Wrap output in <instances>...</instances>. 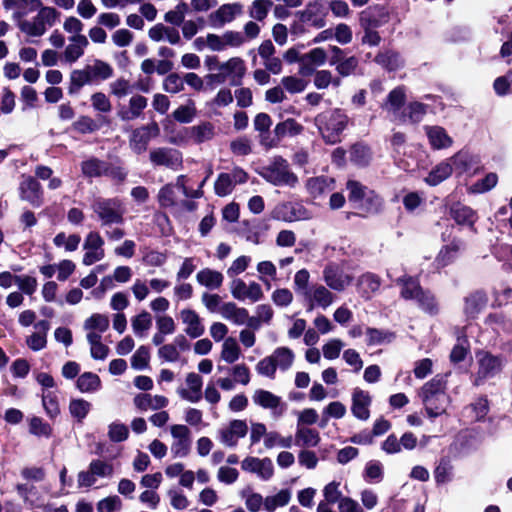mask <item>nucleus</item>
Returning <instances> with one entry per match:
<instances>
[{
    "label": "nucleus",
    "mask_w": 512,
    "mask_h": 512,
    "mask_svg": "<svg viewBox=\"0 0 512 512\" xmlns=\"http://www.w3.org/2000/svg\"><path fill=\"white\" fill-rule=\"evenodd\" d=\"M3 7L12 10L17 28L27 37H41L60 21L61 13L40 0H3Z\"/></svg>",
    "instance_id": "nucleus-1"
},
{
    "label": "nucleus",
    "mask_w": 512,
    "mask_h": 512,
    "mask_svg": "<svg viewBox=\"0 0 512 512\" xmlns=\"http://www.w3.org/2000/svg\"><path fill=\"white\" fill-rule=\"evenodd\" d=\"M206 65L209 70H217V73L206 75L205 79L210 85H221L229 82L232 86H238L246 74V65L242 58L232 57L225 62H219L215 57L208 58Z\"/></svg>",
    "instance_id": "nucleus-2"
},
{
    "label": "nucleus",
    "mask_w": 512,
    "mask_h": 512,
    "mask_svg": "<svg viewBox=\"0 0 512 512\" xmlns=\"http://www.w3.org/2000/svg\"><path fill=\"white\" fill-rule=\"evenodd\" d=\"M420 397L427 415L431 418L444 414L450 403L445 382L439 378L427 382L421 389Z\"/></svg>",
    "instance_id": "nucleus-3"
},
{
    "label": "nucleus",
    "mask_w": 512,
    "mask_h": 512,
    "mask_svg": "<svg viewBox=\"0 0 512 512\" xmlns=\"http://www.w3.org/2000/svg\"><path fill=\"white\" fill-rule=\"evenodd\" d=\"M314 121L323 139L335 144L348 124V117L341 110L333 109L318 114Z\"/></svg>",
    "instance_id": "nucleus-4"
},
{
    "label": "nucleus",
    "mask_w": 512,
    "mask_h": 512,
    "mask_svg": "<svg viewBox=\"0 0 512 512\" xmlns=\"http://www.w3.org/2000/svg\"><path fill=\"white\" fill-rule=\"evenodd\" d=\"M294 359L295 354L291 349L278 347L271 355L260 360L255 369L258 374L274 379L277 369L287 371L293 365Z\"/></svg>",
    "instance_id": "nucleus-5"
},
{
    "label": "nucleus",
    "mask_w": 512,
    "mask_h": 512,
    "mask_svg": "<svg viewBox=\"0 0 512 512\" xmlns=\"http://www.w3.org/2000/svg\"><path fill=\"white\" fill-rule=\"evenodd\" d=\"M92 210L101 221L102 226L122 224L125 208L117 198H98L92 204Z\"/></svg>",
    "instance_id": "nucleus-6"
},
{
    "label": "nucleus",
    "mask_w": 512,
    "mask_h": 512,
    "mask_svg": "<svg viewBox=\"0 0 512 512\" xmlns=\"http://www.w3.org/2000/svg\"><path fill=\"white\" fill-rule=\"evenodd\" d=\"M260 175L274 186L294 187L298 183V177L290 170L288 162L282 157L274 158L270 165L262 169Z\"/></svg>",
    "instance_id": "nucleus-7"
},
{
    "label": "nucleus",
    "mask_w": 512,
    "mask_h": 512,
    "mask_svg": "<svg viewBox=\"0 0 512 512\" xmlns=\"http://www.w3.org/2000/svg\"><path fill=\"white\" fill-rule=\"evenodd\" d=\"M149 160L154 167H166L171 170H179L183 166L182 153L170 147H157L149 152Z\"/></svg>",
    "instance_id": "nucleus-8"
},
{
    "label": "nucleus",
    "mask_w": 512,
    "mask_h": 512,
    "mask_svg": "<svg viewBox=\"0 0 512 512\" xmlns=\"http://www.w3.org/2000/svg\"><path fill=\"white\" fill-rule=\"evenodd\" d=\"M104 240L98 232H89L85 238L83 248L85 254L83 256V264L90 266L105 257V251L103 249Z\"/></svg>",
    "instance_id": "nucleus-9"
},
{
    "label": "nucleus",
    "mask_w": 512,
    "mask_h": 512,
    "mask_svg": "<svg viewBox=\"0 0 512 512\" xmlns=\"http://www.w3.org/2000/svg\"><path fill=\"white\" fill-rule=\"evenodd\" d=\"M202 386V377L195 372H190L185 377L184 385L178 387L176 392L181 399L197 403L202 398Z\"/></svg>",
    "instance_id": "nucleus-10"
},
{
    "label": "nucleus",
    "mask_w": 512,
    "mask_h": 512,
    "mask_svg": "<svg viewBox=\"0 0 512 512\" xmlns=\"http://www.w3.org/2000/svg\"><path fill=\"white\" fill-rule=\"evenodd\" d=\"M248 432L247 423L244 420L235 419L218 431L220 442L226 447H236L238 440L244 438Z\"/></svg>",
    "instance_id": "nucleus-11"
},
{
    "label": "nucleus",
    "mask_w": 512,
    "mask_h": 512,
    "mask_svg": "<svg viewBox=\"0 0 512 512\" xmlns=\"http://www.w3.org/2000/svg\"><path fill=\"white\" fill-rule=\"evenodd\" d=\"M326 5L324 0L309 1L300 13L303 22H307L316 28L326 25Z\"/></svg>",
    "instance_id": "nucleus-12"
},
{
    "label": "nucleus",
    "mask_w": 512,
    "mask_h": 512,
    "mask_svg": "<svg viewBox=\"0 0 512 512\" xmlns=\"http://www.w3.org/2000/svg\"><path fill=\"white\" fill-rule=\"evenodd\" d=\"M242 470L256 474L260 479L267 481L274 474V467L270 458L248 456L241 462Z\"/></svg>",
    "instance_id": "nucleus-13"
},
{
    "label": "nucleus",
    "mask_w": 512,
    "mask_h": 512,
    "mask_svg": "<svg viewBox=\"0 0 512 512\" xmlns=\"http://www.w3.org/2000/svg\"><path fill=\"white\" fill-rule=\"evenodd\" d=\"M159 127L156 123L135 129L129 140V146L136 154L146 151L151 138L158 136Z\"/></svg>",
    "instance_id": "nucleus-14"
},
{
    "label": "nucleus",
    "mask_w": 512,
    "mask_h": 512,
    "mask_svg": "<svg viewBox=\"0 0 512 512\" xmlns=\"http://www.w3.org/2000/svg\"><path fill=\"white\" fill-rule=\"evenodd\" d=\"M180 319L184 325V332L191 338H199L205 332V327L199 314L190 308H185L180 311Z\"/></svg>",
    "instance_id": "nucleus-15"
},
{
    "label": "nucleus",
    "mask_w": 512,
    "mask_h": 512,
    "mask_svg": "<svg viewBox=\"0 0 512 512\" xmlns=\"http://www.w3.org/2000/svg\"><path fill=\"white\" fill-rule=\"evenodd\" d=\"M371 402L372 398L367 391H364L360 388H355L352 393L351 405V412L353 416L359 420H368L370 417L369 407Z\"/></svg>",
    "instance_id": "nucleus-16"
},
{
    "label": "nucleus",
    "mask_w": 512,
    "mask_h": 512,
    "mask_svg": "<svg viewBox=\"0 0 512 512\" xmlns=\"http://www.w3.org/2000/svg\"><path fill=\"white\" fill-rule=\"evenodd\" d=\"M242 13L243 5L240 2L225 3L210 15V19L216 25L223 26L234 21Z\"/></svg>",
    "instance_id": "nucleus-17"
},
{
    "label": "nucleus",
    "mask_w": 512,
    "mask_h": 512,
    "mask_svg": "<svg viewBox=\"0 0 512 512\" xmlns=\"http://www.w3.org/2000/svg\"><path fill=\"white\" fill-rule=\"evenodd\" d=\"M305 188L311 198L320 199L334 189V180L326 176L311 177L307 179Z\"/></svg>",
    "instance_id": "nucleus-18"
},
{
    "label": "nucleus",
    "mask_w": 512,
    "mask_h": 512,
    "mask_svg": "<svg viewBox=\"0 0 512 512\" xmlns=\"http://www.w3.org/2000/svg\"><path fill=\"white\" fill-rule=\"evenodd\" d=\"M323 278L327 286L336 291L344 290L353 279L352 276L331 265L324 269Z\"/></svg>",
    "instance_id": "nucleus-19"
},
{
    "label": "nucleus",
    "mask_w": 512,
    "mask_h": 512,
    "mask_svg": "<svg viewBox=\"0 0 512 512\" xmlns=\"http://www.w3.org/2000/svg\"><path fill=\"white\" fill-rule=\"evenodd\" d=\"M20 195L25 201H28L35 207L42 204V188L39 182L32 177H26L20 183Z\"/></svg>",
    "instance_id": "nucleus-20"
},
{
    "label": "nucleus",
    "mask_w": 512,
    "mask_h": 512,
    "mask_svg": "<svg viewBox=\"0 0 512 512\" xmlns=\"http://www.w3.org/2000/svg\"><path fill=\"white\" fill-rule=\"evenodd\" d=\"M309 310L314 307L328 308L334 301V295L323 285H314L306 293Z\"/></svg>",
    "instance_id": "nucleus-21"
},
{
    "label": "nucleus",
    "mask_w": 512,
    "mask_h": 512,
    "mask_svg": "<svg viewBox=\"0 0 512 512\" xmlns=\"http://www.w3.org/2000/svg\"><path fill=\"white\" fill-rule=\"evenodd\" d=\"M169 400L162 395L149 393L137 394L133 399L134 406L140 411L160 410L167 407Z\"/></svg>",
    "instance_id": "nucleus-22"
},
{
    "label": "nucleus",
    "mask_w": 512,
    "mask_h": 512,
    "mask_svg": "<svg viewBox=\"0 0 512 512\" xmlns=\"http://www.w3.org/2000/svg\"><path fill=\"white\" fill-rule=\"evenodd\" d=\"M221 317L225 320L232 322L235 325L248 326V310L244 307H239L234 302H225L219 308Z\"/></svg>",
    "instance_id": "nucleus-23"
},
{
    "label": "nucleus",
    "mask_w": 512,
    "mask_h": 512,
    "mask_svg": "<svg viewBox=\"0 0 512 512\" xmlns=\"http://www.w3.org/2000/svg\"><path fill=\"white\" fill-rule=\"evenodd\" d=\"M69 44L65 47L63 58L67 63H75L84 55L85 49L89 45L87 37L69 38Z\"/></svg>",
    "instance_id": "nucleus-24"
},
{
    "label": "nucleus",
    "mask_w": 512,
    "mask_h": 512,
    "mask_svg": "<svg viewBox=\"0 0 512 512\" xmlns=\"http://www.w3.org/2000/svg\"><path fill=\"white\" fill-rule=\"evenodd\" d=\"M327 58V52L323 48L316 47L311 49L309 52L303 54L302 71L306 73L313 72L316 67L323 66Z\"/></svg>",
    "instance_id": "nucleus-25"
},
{
    "label": "nucleus",
    "mask_w": 512,
    "mask_h": 512,
    "mask_svg": "<svg viewBox=\"0 0 512 512\" xmlns=\"http://www.w3.org/2000/svg\"><path fill=\"white\" fill-rule=\"evenodd\" d=\"M321 441L319 432L316 429L306 426H297L295 433L296 445L308 449L316 447Z\"/></svg>",
    "instance_id": "nucleus-26"
},
{
    "label": "nucleus",
    "mask_w": 512,
    "mask_h": 512,
    "mask_svg": "<svg viewBox=\"0 0 512 512\" xmlns=\"http://www.w3.org/2000/svg\"><path fill=\"white\" fill-rule=\"evenodd\" d=\"M425 130L429 142L434 149L449 148L453 144L452 138L444 128L440 126H427Z\"/></svg>",
    "instance_id": "nucleus-27"
},
{
    "label": "nucleus",
    "mask_w": 512,
    "mask_h": 512,
    "mask_svg": "<svg viewBox=\"0 0 512 512\" xmlns=\"http://www.w3.org/2000/svg\"><path fill=\"white\" fill-rule=\"evenodd\" d=\"M196 280L201 286L214 290L222 286L224 276L217 270L203 268L196 274Z\"/></svg>",
    "instance_id": "nucleus-28"
},
{
    "label": "nucleus",
    "mask_w": 512,
    "mask_h": 512,
    "mask_svg": "<svg viewBox=\"0 0 512 512\" xmlns=\"http://www.w3.org/2000/svg\"><path fill=\"white\" fill-rule=\"evenodd\" d=\"M274 316L272 307L268 304H260L255 308V315L248 314V327L257 330L262 324H269Z\"/></svg>",
    "instance_id": "nucleus-29"
},
{
    "label": "nucleus",
    "mask_w": 512,
    "mask_h": 512,
    "mask_svg": "<svg viewBox=\"0 0 512 512\" xmlns=\"http://www.w3.org/2000/svg\"><path fill=\"white\" fill-rule=\"evenodd\" d=\"M35 329L37 331L26 339V343L33 351H39L46 346V335L49 330V323L45 320L39 321L35 324Z\"/></svg>",
    "instance_id": "nucleus-30"
},
{
    "label": "nucleus",
    "mask_w": 512,
    "mask_h": 512,
    "mask_svg": "<svg viewBox=\"0 0 512 512\" xmlns=\"http://www.w3.org/2000/svg\"><path fill=\"white\" fill-rule=\"evenodd\" d=\"M147 99L141 95H134L129 100V108L125 111H119V117L124 121L134 120L142 114L147 107Z\"/></svg>",
    "instance_id": "nucleus-31"
},
{
    "label": "nucleus",
    "mask_w": 512,
    "mask_h": 512,
    "mask_svg": "<svg viewBox=\"0 0 512 512\" xmlns=\"http://www.w3.org/2000/svg\"><path fill=\"white\" fill-rule=\"evenodd\" d=\"M452 173V164L448 159H446L440 162L431 170V172L425 178V182L430 186H436L449 178Z\"/></svg>",
    "instance_id": "nucleus-32"
},
{
    "label": "nucleus",
    "mask_w": 512,
    "mask_h": 512,
    "mask_svg": "<svg viewBox=\"0 0 512 512\" xmlns=\"http://www.w3.org/2000/svg\"><path fill=\"white\" fill-rule=\"evenodd\" d=\"M241 357V348L234 337L224 339L221 345L220 359L227 364H233Z\"/></svg>",
    "instance_id": "nucleus-33"
},
{
    "label": "nucleus",
    "mask_w": 512,
    "mask_h": 512,
    "mask_svg": "<svg viewBox=\"0 0 512 512\" xmlns=\"http://www.w3.org/2000/svg\"><path fill=\"white\" fill-rule=\"evenodd\" d=\"M252 400L256 405L270 410H276L281 404L279 396L264 389H257L252 396Z\"/></svg>",
    "instance_id": "nucleus-34"
},
{
    "label": "nucleus",
    "mask_w": 512,
    "mask_h": 512,
    "mask_svg": "<svg viewBox=\"0 0 512 512\" xmlns=\"http://www.w3.org/2000/svg\"><path fill=\"white\" fill-rule=\"evenodd\" d=\"M452 164L453 171L458 175L467 173L471 170L474 159L468 150H460L452 157L448 158Z\"/></svg>",
    "instance_id": "nucleus-35"
},
{
    "label": "nucleus",
    "mask_w": 512,
    "mask_h": 512,
    "mask_svg": "<svg viewBox=\"0 0 512 512\" xmlns=\"http://www.w3.org/2000/svg\"><path fill=\"white\" fill-rule=\"evenodd\" d=\"M190 137L197 144L211 140L214 135V125L210 122H201L189 128Z\"/></svg>",
    "instance_id": "nucleus-36"
},
{
    "label": "nucleus",
    "mask_w": 512,
    "mask_h": 512,
    "mask_svg": "<svg viewBox=\"0 0 512 512\" xmlns=\"http://www.w3.org/2000/svg\"><path fill=\"white\" fill-rule=\"evenodd\" d=\"M86 339L90 345V354L93 359L104 360L108 356L109 348L102 343V337L99 333H87Z\"/></svg>",
    "instance_id": "nucleus-37"
},
{
    "label": "nucleus",
    "mask_w": 512,
    "mask_h": 512,
    "mask_svg": "<svg viewBox=\"0 0 512 512\" xmlns=\"http://www.w3.org/2000/svg\"><path fill=\"white\" fill-rule=\"evenodd\" d=\"M83 328L87 333L97 332L101 335L109 328V318L104 314L94 313L84 321Z\"/></svg>",
    "instance_id": "nucleus-38"
},
{
    "label": "nucleus",
    "mask_w": 512,
    "mask_h": 512,
    "mask_svg": "<svg viewBox=\"0 0 512 512\" xmlns=\"http://www.w3.org/2000/svg\"><path fill=\"white\" fill-rule=\"evenodd\" d=\"M302 131L303 126L292 118L278 123L274 128V133L277 140H280L285 136L299 135Z\"/></svg>",
    "instance_id": "nucleus-39"
},
{
    "label": "nucleus",
    "mask_w": 512,
    "mask_h": 512,
    "mask_svg": "<svg viewBox=\"0 0 512 512\" xmlns=\"http://www.w3.org/2000/svg\"><path fill=\"white\" fill-rule=\"evenodd\" d=\"M397 283L402 285L401 296L406 300H418L424 293L418 282L409 277L405 279H398Z\"/></svg>",
    "instance_id": "nucleus-40"
},
{
    "label": "nucleus",
    "mask_w": 512,
    "mask_h": 512,
    "mask_svg": "<svg viewBox=\"0 0 512 512\" xmlns=\"http://www.w3.org/2000/svg\"><path fill=\"white\" fill-rule=\"evenodd\" d=\"M93 82L91 74L86 66L83 69L73 70L70 74V87L69 92L75 93L79 91L83 86Z\"/></svg>",
    "instance_id": "nucleus-41"
},
{
    "label": "nucleus",
    "mask_w": 512,
    "mask_h": 512,
    "mask_svg": "<svg viewBox=\"0 0 512 512\" xmlns=\"http://www.w3.org/2000/svg\"><path fill=\"white\" fill-rule=\"evenodd\" d=\"M501 367V359L498 356L482 350V378L494 376Z\"/></svg>",
    "instance_id": "nucleus-42"
},
{
    "label": "nucleus",
    "mask_w": 512,
    "mask_h": 512,
    "mask_svg": "<svg viewBox=\"0 0 512 512\" xmlns=\"http://www.w3.org/2000/svg\"><path fill=\"white\" fill-rule=\"evenodd\" d=\"M376 63L386 68L389 71H394L403 66V60L400 55L394 51H385L379 53L375 57Z\"/></svg>",
    "instance_id": "nucleus-43"
},
{
    "label": "nucleus",
    "mask_w": 512,
    "mask_h": 512,
    "mask_svg": "<svg viewBox=\"0 0 512 512\" xmlns=\"http://www.w3.org/2000/svg\"><path fill=\"white\" fill-rule=\"evenodd\" d=\"M101 380L97 374L85 372L81 374L76 382L77 388L82 393L94 392L100 388Z\"/></svg>",
    "instance_id": "nucleus-44"
},
{
    "label": "nucleus",
    "mask_w": 512,
    "mask_h": 512,
    "mask_svg": "<svg viewBox=\"0 0 512 512\" xmlns=\"http://www.w3.org/2000/svg\"><path fill=\"white\" fill-rule=\"evenodd\" d=\"M290 499L291 492L287 489H282L277 494L265 498L264 508L267 512H273L279 507L286 506Z\"/></svg>",
    "instance_id": "nucleus-45"
},
{
    "label": "nucleus",
    "mask_w": 512,
    "mask_h": 512,
    "mask_svg": "<svg viewBox=\"0 0 512 512\" xmlns=\"http://www.w3.org/2000/svg\"><path fill=\"white\" fill-rule=\"evenodd\" d=\"M197 115L195 102L188 100L186 104L180 105L172 113L173 118L180 123H190Z\"/></svg>",
    "instance_id": "nucleus-46"
},
{
    "label": "nucleus",
    "mask_w": 512,
    "mask_h": 512,
    "mask_svg": "<svg viewBox=\"0 0 512 512\" xmlns=\"http://www.w3.org/2000/svg\"><path fill=\"white\" fill-rule=\"evenodd\" d=\"M272 5L271 0H254L248 8V14L254 20L263 21L267 17Z\"/></svg>",
    "instance_id": "nucleus-47"
},
{
    "label": "nucleus",
    "mask_w": 512,
    "mask_h": 512,
    "mask_svg": "<svg viewBox=\"0 0 512 512\" xmlns=\"http://www.w3.org/2000/svg\"><path fill=\"white\" fill-rule=\"evenodd\" d=\"M382 206L383 199L373 191H369L367 196L363 201L359 203L357 207L367 214H374L380 212Z\"/></svg>",
    "instance_id": "nucleus-48"
},
{
    "label": "nucleus",
    "mask_w": 512,
    "mask_h": 512,
    "mask_svg": "<svg viewBox=\"0 0 512 512\" xmlns=\"http://www.w3.org/2000/svg\"><path fill=\"white\" fill-rule=\"evenodd\" d=\"M406 99L405 90L403 87H397L393 89L384 103L383 108L389 112L398 111L404 104Z\"/></svg>",
    "instance_id": "nucleus-49"
},
{
    "label": "nucleus",
    "mask_w": 512,
    "mask_h": 512,
    "mask_svg": "<svg viewBox=\"0 0 512 512\" xmlns=\"http://www.w3.org/2000/svg\"><path fill=\"white\" fill-rule=\"evenodd\" d=\"M91 77L94 80H106L112 77L113 68L107 62L102 60H95L92 65H87Z\"/></svg>",
    "instance_id": "nucleus-50"
},
{
    "label": "nucleus",
    "mask_w": 512,
    "mask_h": 512,
    "mask_svg": "<svg viewBox=\"0 0 512 512\" xmlns=\"http://www.w3.org/2000/svg\"><path fill=\"white\" fill-rule=\"evenodd\" d=\"M324 500L320 503H327V506H331L335 503H340V500L345 496H342V492L340 490V482L332 481L326 484L322 490Z\"/></svg>",
    "instance_id": "nucleus-51"
},
{
    "label": "nucleus",
    "mask_w": 512,
    "mask_h": 512,
    "mask_svg": "<svg viewBox=\"0 0 512 512\" xmlns=\"http://www.w3.org/2000/svg\"><path fill=\"white\" fill-rule=\"evenodd\" d=\"M133 332L137 336H144L152 326V317L147 311H142L131 320Z\"/></svg>",
    "instance_id": "nucleus-52"
},
{
    "label": "nucleus",
    "mask_w": 512,
    "mask_h": 512,
    "mask_svg": "<svg viewBox=\"0 0 512 512\" xmlns=\"http://www.w3.org/2000/svg\"><path fill=\"white\" fill-rule=\"evenodd\" d=\"M106 162L96 158L88 159L81 164L82 173L87 177H100L104 175Z\"/></svg>",
    "instance_id": "nucleus-53"
},
{
    "label": "nucleus",
    "mask_w": 512,
    "mask_h": 512,
    "mask_svg": "<svg viewBox=\"0 0 512 512\" xmlns=\"http://www.w3.org/2000/svg\"><path fill=\"white\" fill-rule=\"evenodd\" d=\"M188 9V5L185 2H180L173 10L165 13L164 20L167 23L179 26L184 22Z\"/></svg>",
    "instance_id": "nucleus-54"
},
{
    "label": "nucleus",
    "mask_w": 512,
    "mask_h": 512,
    "mask_svg": "<svg viewBox=\"0 0 512 512\" xmlns=\"http://www.w3.org/2000/svg\"><path fill=\"white\" fill-rule=\"evenodd\" d=\"M346 412V406L340 401L330 402L323 410V423L321 426L324 427L329 418H343L346 415Z\"/></svg>",
    "instance_id": "nucleus-55"
},
{
    "label": "nucleus",
    "mask_w": 512,
    "mask_h": 512,
    "mask_svg": "<svg viewBox=\"0 0 512 512\" xmlns=\"http://www.w3.org/2000/svg\"><path fill=\"white\" fill-rule=\"evenodd\" d=\"M358 285L361 288L362 293L369 297L371 293L378 291L381 282L376 275L367 273L360 277Z\"/></svg>",
    "instance_id": "nucleus-56"
},
{
    "label": "nucleus",
    "mask_w": 512,
    "mask_h": 512,
    "mask_svg": "<svg viewBox=\"0 0 512 512\" xmlns=\"http://www.w3.org/2000/svg\"><path fill=\"white\" fill-rule=\"evenodd\" d=\"M346 188L349 192L348 198L350 202L360 203L369 193L367 187L355 180H349Z\"/></svg>",
    "instance_id": "nucleus-57"
},
{
    "label": "nucleus",
    "mask_w": 512,
    "mask_h": 512,
    "mask_svg": "<svg viewBox=\"0 0 512 512\" xmlns=\"http://www.w3.org/2000/svg\"><path fill=\"white\" fill-rule=\"evenodd\" d=\"M83 29L84 24L75 16H68L63 21V30L71 35L69 38L86 37L82 34Z\"/></svg>",
    "instance_id": "nucleus-58"
},
{
    "label": "nucleus",
    "mask_w": 512,
    "mask_h": 512,
    "mask_svg": "<svg viewBox=\"0 0 512 512\" xmlns=\"http://www.w3.org/2000/svg\"><path fill=\"white\" fill-rule=\"evenodd\" d=\"M162 88L167 93L177 94L184 90V80L179 74L170 73L164 78Z\"/></svg>",
    "instance_id": "nucleus-59"
},
{
    "label": "nucleus",
    "mask_w": 512,
    "mask_h": 512,
    "mask_svg": "<svg viewBox=\"0 0 512 512\" xmlns=\"http://www.w3.org/2000/svg\"><path fill=\"white\" fill-rule=\"evenodd\" d=\"M80 241L81 238L79 235L72 234L66 236L63 232L58 233L53 239V242L57 247L64 246L65 250L69 252L75 251L78 248Z\"/></svg>",
    "instance_id": "nucleus-60"
},
{
    "label": "nucleus",
    "mask_w": 512,
    "mask_h": 512,
    "mask_svg": "<svg viewBox=\"0 0 512 512\" xmlns=\"http://www.w3.org/2000/svg\"><path fill=\"white\" fill-rule=\"evenodd\" d=\"M91 404L84 399H73L69 403V412L79 422H81L89 413Z\"/></svg>",
    "instance_id": "nucleus-61"
},
{
    "label": "nucleus",
    "mask_w": 512,
    "mask_h": 512,
    "mask_svg": "<svg viewBox=\"0 0 512 512\" xmlns=\"http://www.w3.org/2000/svg\"><path fill=\"white\" fill-rule=\"evenodd\" d=\"M283 90L291 94L301 93L306 89L307 82L297 76H285L281 79Z\"/></svg>",
    "instance_id": "nucleus-62"
},
{
    "label": "nucleus",
    "mask_w": 512,
    "mask_h": 512,
    "mask_svg": "<svg viewBox=\"0 0 512 512\" xmlns=\"http://www.w3.org/2000/svg\"><path fill=\"white\" fill-rule=\"evenodd\" d=\"M89 470L91 471L95 479H97V477H112L114 472L112 464L99 459L91 461V463L89 464Z\"/></svg>",
    "instance_id": "nucleus-63"
},
{
    "label": "nucleus",
    "mask_w": 512,
    "mask_h": 512,
    "mask_svg": "<svg viewBox=\"0 0 512 512\" xmlns=\"http://www.w3.org/2000/svg\"><path fill=\"white\" fill-rule=\"evenodd\" d=\"M234 189L231 177L228 173H220L214 184V191L216 195L224 197L229 195Z\"/></svg>",
    "instance_id": "nucleus-64"
}]
</instances>
